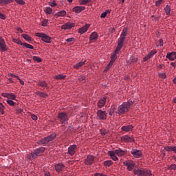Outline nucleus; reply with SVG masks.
<instances>
[{"instance_id":"nucleus-1","label":"nucleus","mask_w":176,"mask_h":176,"mask_svg":"<svg viewBox=\"0 0 176 176\" xmlns=\"http://www.w3.org/2000/svg\"><path fill=\"white\" fill-rule=\"evenodd\" d=\"M43 152H45V147L36 148L30 154L28 155L26 158L28 162H32L34 159H36V157H39V156H41Z\"/></svg>"},{"instance_id":"nucleus-2","label":"nucleus","mask_w":176,"mask_h":176,"mask_svg":"<svg viewBox=\"0 0 176 176\" xmlns=\"http://www.w3.org/2000/svg\"><path fill=\"white\" fill-rule=\"evenodd\" d=\"M133 105L132 102H124L122 104L120 105L117 109V113L118 115H124L126 112H129V109Z\"/></svg>"},{"instance_id":"nucleus-3","label":"nucleus","mask_w":176,"mask_h":176,"mask_svg":"<svg viewBox=\"0 0 176 176\" xmlns=\"http://www.w3.org/2000/svg\"><path fill=\"white\" fill-rule=\"evenodd\" d=\"M54 138H56V133H52L50 135H48L47 138H44L38 140V144H39V145H46V144L52 142Z\"/></svg>"},{"instance_id":"nucleus-4","label":"nucleus","mask_w":176,"mask_h":176,"mask_svg":"<svg viewBox=\"0 0 176 176\" xmlns=\"http://www.w3.org/2000/svg\"><path fill=\"white\" fill-rule=\"evenodd\" d=\"M36 36L41 38V41H43V42H45V43H52V37L45 33H36Z\"/></svg>"},{"instance_id":"nucleus-5","label":"nucleus","mask_w":176,"mask_h":176,"mask_svg":"<svg viewBox=\"0 0 176 176\" xmlns=\"http://www.w3.org/2000/svg\"><path fill=\"white\" fill-rule=\"evenodd\" d=\"M58 118L62 124H67V123H68V116L65 113H59Z\"/></svg>"},{"instance_id":"nucleus-6","label":"nucleus","mask_w":176,"mask_h":176,"mask_svg":"<svg viewBox=\"0 0 176 176\" xmlns=\"http://www.w3.org/2000/svg\"><path fill=\"white\" fill-rule=\"evenodd\" d=\"M96 115L100 120H106L107 113L105 111L100 109L97 111Z\"/></svg>"},{"instance_id":"nucleus-7","label":"nucleus","mask_w":176,"mask_h":176,"mask_svg":"<svg viewBox=\"0 0 176 176\" xmlns=\"http://www.w3.org/2000/svg\"><path fill=\"white\" fill-rule=\"evenodd\" d=\"M0 52H6V50H8V47L5 43V40H3L2 37H0Z\"/></svg>"},{"instance_id":"nucleus-8","label":"nucleus","mask_w":176,"mask_h":176,"mask_svg":"<svg viewBox=\"0 0 176 176\" xmlns=\"http://www.w3.org/2000/svg\"><path fill=\"white\" fill-rule=\"evenodd\" d=\"M94 163V156L88 155L87 159H85V164L90 166Z\"/></svg>"},{"instance_id":"nucleus-9","label":"nucleus","mask_w":176,"mask_h":176,"mask_svg":"<svg viewBox=\"0 0 176 176\" xmlns=\"http://www.w3.org/2000/svg\"><path fill=\"white\" fill-rule=\"evenodd\" d=\"M131 154L134 157H141L142 156V151L140 150L133 149L131 151Z\"/></svg>"},{"instance_id":"nucleus-10","label":"nucleus","mask_w":176,"mask_h":176,"mask_svg":"<svg viewBox=\"0 0 176 176\" xmlns=\"http://www.w3.org/2000/svg\"><path fill=\"white\" fill-rule=\"evenodd\" d=\"M166 57L170 61H174L176 59V52H168Z\"/></svg>"},{"instance_id":"nucleus-11","label":"nucleus","mask_w":176,"mask_h":176,"mask_svg":"<svg viewBox=\"0 0 176 176\" xmlns=\"http://www.w3.org/2000/svg\"><path fill=\"white\" fill-rule=\"evenodd\" d=\"M124 39L123 37H120L118 38V45L116 49L118 50H122V47H123V43L124 42Z\"/></svg>"},{"instance_id":"nucleus-12","label":"nucleus","mask_w":176,"mask_h":176,"mask_svg":"<svg viewBox=\"0 0 176 176\" xmlns=\"http://www.w3.org/2000/svg\"><path fill=\"white\" fill-rule=\"evenodd\" d=\"M64 168H65V166L63 164L59 163L55 165V170L56 173H61Z\"/></svg>"},{"instance_id":"nucleus-13","label":"nucleus","mask_w":176,"mask_h":176,"mask_svg":"<svg viewBox=\"0 0 176 176\" xmlns=\"http://www.w3.org/2000/svg\"><path fill=\"white\" fill-rule=\"evenodd\" d=\"M124 166L127 167V169L129 171H131L134 168V166H135V164L133 162H128L124 163Z\"/></svg>"},{"instance_id":"nucleus-14","label":"nucleus","mask_w":176,"mask_h":176,"mask_svg":"<svg viewBox=\"0 0 176 176\" xmlns=\"http://www.w3.org/2000/svg\"><path fill=\"white\" fill-rule=\"evenodd\" d=\"M121 140L123 141V142H133L134 139L128 135H124L121 138Z\"/></svg>"},{"instance_id":"nucleus-15","label":"nucleus","mask_w":176,"mask_h":176,"mask_svg":"<svg viewBox=\"0 0 176 176\" xmlns=\"http://www.w3.org/2000/svg\"><path fill=\"white\" fill-rule=\"evenodd\" d=\"M75 27V23H66L65 25L61 26L62 30H69Z\"/></svg>"},{"instance_id":"nucleus-16","label":"nucleus","mask_w":176,"mask_h":176,"mask_svg":"<svg viewBox=\"0 0 176 176\" xmlns=\"http://www.w3.org/2000/svg\"><path fill=\"white\" fill-rule=\"evenodd\" d=\"M105 102H107V97H104L99 100L98 102V108H102L105 106Z\"/></svg>"},{"instance_id":"nucleus-17","label":"nucleus","mask_w":176,"mask_h":176,"mask_svg":"<svg viewBox=\"0 0 176 176\" xmlns=\"http://www.w3.org/2000/svg\"><path fill=\"white\" fill-rule=\"evenodd\" d=\"M133 129H134V126L133 125H126L121 127L122 131H126V133L133 131Z\"/></svg>"},{"instance_id":"nucleus-18","label":"nucleus","mask_w":176,"mask_h":176,"mask_svg":"<svg viewBox=\"0 0 176 176\" xmlns=\"http://www.w3.org/2000/svg\"><path fill=\"white\" fill-rule=\"evenodd\" d=\"M65 16H67V12L65 10L59 11L54 14V17H56V19L58 17H64Z\"/></svg>"},{"instance_id":"nucleus-19","label":"nucleus","mask_w":176,"mask_h":176,"mask_svg":"<svg viewBox=\"0 0 176 176\" xmlns=\"http://www.w3.org/2000/svg\"><path fill=\"white\" fill-rule=\"evenodd\" d=\"M75 149H76V145H72L68 148V153L71 155V156H74L75 155Z\"/></svg>"},{"instance_id":"nucleus-20","label":"nucleus","mask_w":176,"mask_h":176,"mask_svg":"<svg viewBox=\"0 0 176 176\" xmlns=\"http://www.w3.org/2000/svg\"><path fill=\"white\" fill-rule=\"evenodd\" d=\"M85 8L84 6H76L73 8V12H75L76 13H80L81 12H83L85 10Z\"/></svg>"},{"instance_id":"nucleus-21","label":"nucleus","mask_w":176,"mask_h":176,"mask_svg":"<svg viewBox=\"0 0 176 176\" xmlns=\"http://www.w3.org/2000/svg\"><path fill=\"white\" fill-rule=\"evenodd\" d=\"M108 155L111 157L112 160H113L114 162H116V160H118V157H116V153H115V151H109Z\"/></svg>"},{"instance_id":"nucleus-22","label":"nucleus","mask_w":176,"mask_h":176,"mask_svg":"<svg viewBox=\"0 0 176 176\" xmlns=\"http://www.w3.org/2000/svg\"><path fill=\"white\" fill-rule=\"evenodd\" d=\"M119 52H120V50H118V48H116L115 51L113 52V54L111 56V60H116V58H118L117 54H119Z\"/></svg>"},{"instance_id":"nucleus-23","label":"nucleus","mask_w":176,"mask_h":176,"mask_svg":"<svg viewBox=\"0 0 176 176\" xmlns=\"http://www.w3.org/2000/svg\"><path fill=\"white\" fill-rule=\"evenodd\" d=\"M89 27H90V25L87 24L84 25L82 28L79 29L78 32L80 34H85V32H86L87 30H89Z\"/></svg>"},{"instance_id":"nucleus-24","label":"nucleus","mask_w":176,"mask_h":176,"mask_svg":"<svg viewBox=\"0 0 176 176\" xmlns=\"http://www.w3.org/2000/svg\"><path fill=\"white\" fill-rule=\"evenodd\" d=\"M98 38V34L96 32H92L89 36V41H96Z\"/></svg>"},{"instance_id":"nucleus-25","label":"nucleus","mask_w":176,"mask_h":176,"mask_svg":"<svg viewBox=\"0 0 176 176\" xmlns=\"http://www.w3.org/2000/svg\"><path fill=\"white\" fill-rule=\"evenodd\" d=\"M152 173L151 170H147V169H142V175L141 176H151Z\"/></svg>"},{"instance_id":"nucleus-26","label":"nucleus","mask_w":176,"mask_h":176,"mask_svg":"<svg viewBox=\"0 0 176 176\" xmlns=\"http://www.w3.org/2000/svg\"><path fill=\"white\" fill-rule=\"evenodd\" d=\"M36 94L38 97H41L42 98H47V94L39 91H36Z\"/></svg>"},{"instance_id":"nucleus-27","label":"nucleus","mask_w":176,"mask_h":176,"mask_svg":"<svg viewBox=\"0 0 176 176\" xmlns=\"http://www.w3.org/2000/svg\"><path fill=\"white\" fill-rule=\"evenodd\" d=\"M114 152L116 155H118V156H124V155H126V151L122 149L116 150Z\"/></svg>"},{"instance_id":"nucleus-28","label":"nucleus","mask_w":176,"mask_h":176,"mask_svg":"<svg viewBox=\"0 0 176 176\" xmlns=\"http://www.w3.org/2000/svg\"><path fill=\"white\" fill-rule=\"evenodd\" d=\"M86 63V60H81L80 62L78 63L76 65L74 66V68H76V69L80 68V67H83L85 64Z\"/></svg>"},{"instance_id":"nucleus-29","label":"nucleus","mask_w":176,"mask_h":176,"mask_svg":"<svg viewBox=\"0 0 176 176\" xmlns=\"http://www.w3.org/2000/svg\"><path fill=\"white\" fill-rule=\"evenodd\" d=\"M127 32H128L127 28H124L120 34V37L124 38V39H126V36H127Z\"/></svg>"},{"instance_id":"nucleus-30","label":"nucleus","mask_w":176,"mask_h":176,"mask_svg":"<svg viewBox=\"0 0 176 176\" xmlns=\"http://www.w3.org/2000/svg\"><path fill=\"white\" fill-rule=\"evenodd\" d=\"M37 86H40L41 87H47V83L43 80H40L37 82Z\"/></svg>"},{"instance_id":"nucleus-31","label":"nucleus","mask_w":176,"mask_h":176,"mask_svg":"<svg viewBox=\"0 0 176 176\" xmlns=\"http://www.w3.org/2000/svg\"><path fill=\"white\" fill-rule=\"evenodd\" d=\"M44 12L46 14H52L53 13V9L50 7H47L45 8Z\"/></svg>"},{"instance_id":"nucleus-32","label":"nucleus","mask_w":176,"mask_h":176,"mask_svg":"<svg viewBox=\"0 0 176 176\" xmlns=\"http://www.w3.org/2000/svg\"><path fill=\"white\" fill-rule=\"evenodd\" d=\"M165 13L167 16L170 15V13L171 12V8H170V6L167 5L164 8Z\"/></svg>"},{"instance_id":"nucleus-33","label":"nucleus","mask_w":176,"mask_h":176,"mask_svg":"<svg viewBox=\"0 0 176 176\" xmlns=\"http://www.w3.org/2000/svg\"><path fill=\"white\" fill-rule=\"evenodd\" d=\"M22 36L28 42H30L31 41H32V38L30 37V36H28V34H23Z\"/></svg>"},{"instance_id":"nucleus-34","label":"nucleus","mask_w":176,"mask_h":176,"mask_svg":"<svg viewBox=\"0 0 176 176\" xmlns=\"http://www.w3.org/2000/svg\"><path fill=\"white\" fill-rule=\"evenodd\" d=\"M113 162L111 160H107L104 162V166H106V167H111L112 166Z\"/></svg>"},{"instance_id":"nucleus-35","label":"nucleus","mask_w":176,"mask_h":176,"mask_svg":"<svg viewBox=\"0 0 176 176\" xmlns=\"http://www.w3.org/2000/svg\"><path fill=\"white\" fill-rule=\"evenodd\" d=\"M0 112L1 115H5V106L2 103H0Z\"/></svg>"},{"instance_id":"nucleus-36","label":"nucleus","mask_w":176,"mask_h":176,"mask_svg":"<svg viewBox=\"0 0 176 176\" xmlns=\"http://www.w3.org/2000/svg\"><path fill=\"white\" fill-rule=\"evenodd\" d=\"M22 46H25V47H26L27 49H32V50L34 49V46L27 43H23V44H22Z\"/></svg>"},{"instance_id":"nucleus-37","label":"nucleus","mask_w":176,"mask_h":176,"mask_svg":"<svg viewBox=\"0 0 176 176\" xmlns=\"http://www.w3.org/2000/svg\"><path fill=\"white\" fill-rule=\"evenodd\" d=\"M91 0H80V5H87V3H90Z\"/></svg>"},{"instance_id":"nucleus-38","label":"nucleus","mask_w":176,"mask_h":176,"mask_svg":"<svg viewBox=\"0 0 176 176\" xmlns=\"http://www.w3.org/2000/svg\"><path fill=\"white\" fill-rule=\"evenodd\" d=\"M156 53H157V51L156 50H153L149 54L148 56L150 57V58H152V57H153L155 56V54H156Z\"/></svg>"},{"instance_id":"nucleus-39","label":"nucleus","mask_w":176,"mask_h":176,"mask_svg":"<svg viewBox=\"0 0 176 176\" xmlns=\"http://www.w3.org/2000/svg\"><path fill=\"white\" fill-rule=\"evenodd\" d=\"M67 76L63 74H58L55 76L56 79H65Z\"/></svg>"},{"instance_id":"nucleus-40","label":"nucleus","mask_w":176,"mask_h":176,"mask_svg":"<svg viewBox=\"0 0 176 176\" xmlns=\"http://www.w3.org/2000/svg\"><path fill=\"white\" fill-rule=\"evenodd\" d=\"M142 170L141 169H137V170H134V174L135 175H142Z\"/></svg>"},{"instance_id":"nucleus-41","label":"nucleus","mask_w":176,"mask_h":176,"mask_svg":"<svg viewBox=\"0 0 176 176\" xmlns=\"http://www.w3.org/2000/svg\"><path fill=\"white\" fill-rule=\"evenodd\" d=\"M13 42H14V43H17V45H21V46H23V44L24 43H22L21 40L17 38H14Z\"/></svg>"},{"instance_id":"nucleus-42","label":"nucleus","mask_w":176,"mask_h":176,"mask_svg":"<svg viewBox=\"0 0 176 176\" xmlns=\"http://www.w3.org/2000/svg\"><path fill=\"white\" fill-rule=\"evenodd\" d=\"M34 61H36L37 63H41L42 61V58L38 56H33Z\"/></svg>"},{"instance_id":"nucleus-43","label":"nucleus","mask_w":176,"mask_h":176,"mask_svg":"<svg viewBox=\"0 0 176 176\" xmlns=\"http://www.w3.org/2000/svg\"><path fill=\"white\" fill-rule=\"evenodd\" d=\"M16 95L14 94H8V98H10L11 100H16Z\"/></svg>"},{"instance_id":"nucleus-44","label":"nucleus","mask_w":176,"mask_h":176,"mask_svg":"<svg viewBox=\"0 0 176 176\" xmlns=\"http://www.w3.org/2000/svg\"><path fill=\"white\" fill-rule=\"evenodd\" d=\"M164 0H158L155 1V6L159 7L163 3Z\"/></svg>"},{"instance_id":"nucleus-45","label":"nucleus","mask_w":176,"mask_h":176,"mask_svg":"<svg viewBox=\"0 0 176 176\" xmlns=\"http://www.w3.org/2000/svg\"><path fill=\"white\" fill-rule=\"evenodd\" d=\"M49 22V20L47 19H44L43 21H42V23H41V25L43 27H46L47 25V23Z\"/></svg>"},{"instance_id":"nucleus-46","label":"nucleus","mask_w":176,"mask_h":176,"mask_svg":"<svg viewBox=\"0 0 176 176\" xmlns=\"http://www.w3.org/2000/svg\"><path fill=\"white\" fill-rule=\"evenodd\" d=\"M168 170H176V165L173 164L168 167Z\"/></svg>"},{"instance_id":"nucleus-47","label":"nucleus","mask_w":176,"mask_h":176,"mask_svg":"<svg viewBox=\"0 0 176 176\" xmlns=\"http://www.w3.org/2000/svg\"><path fill=\"white\" fill-rule=\"evenodd\" d=\"M7 104H8V105H10L11 107L14 106V102L12 100H7Z\"/></svg>"},{"instance_id":"nucleus-48","label":"nucleus","mask_w":176,"mask_h":176,"mask_svg":"<svg viewBox=\"0 0 176 176\" xmlns=\"http://www.w3.org/2000/svg\"><path fill=\"white\" fill-rule=\"evenodd\" d=\"M15 2L19 3V5H25V2L23 0H15Z\"/></svg>"},{"instance_id":"nucleus-49","label":"nucleus","mask_w":176,"mask_h":176,"mask_svg":"<svg viewBox=\"0 0 176 176\" xmlns=\"http://www.w3.org/2000/svg\"><path fill=\"white\" fill-rule=\"evenodd\" d=\"M23 112H24V110L23 109H21V108H19V109H16V113L18 115H20V113L21 114L23 113Z\"/></svg>"},{"instance_id":"nucleus-50","label":"nucleus","mask_w":176,"mask_h":176,"mask_svg":"<svg viewBox=\"0 0 176 176\" xmlns=\"http://www.w3.org/2000/svg\"><path fill=\"white\" fill-rule=\"evenodd\" d=\"M165 151H167V152H171V151H173V146L165 147Z\"/></svg>"},{"instance_id":"nucleus-51","label":"nucleus","mask_w":176,"mask_h":176,"mask_svg":"<svg viewBox=\"0 0 176 176\" xmlns=\"http://www.w3.org/2000/svg\"><path fill=\"white\" fill-rule=\"evenodd\" d=\"M50 6H51L52 8H54V6H57V3H56V2L53 1V2H50L49 3Z\"/></svg>"},{"instance_id":"nucleus-52","label":"nucleus","mask_w":176,"mask_h":176,"mask_svg":"<svg viewBox=\"0 0 176 176\" xmlns=\"http://www.w3.org/2000/svg\"><path fill=\"white\" fill-rule=\"evenodd\" d=\"M74 41H75V38L74 37L72 38H69L66 40V42H68L69 43L71 42H74Z\"/></svg>"},{"instance_id":"nucleus-53","label":"nucleus","mask_w":176,"mask_h":176,"mask_svg":"<svg viewBox=\"0 0 176 176\" xmlns=\"http://www.w3.org/2000/svg\"><path fill=\"white\" fill-rule=\"evenodd\" d=\"M9 76H12V78H16V79H20V78H19V76H16V75H14V74H13L12 73L8 74V77Z\"/></svg>"},{"instance_id":"nucleus-54","label":"nucleus","mask_w":176,"mask_h":176,"mask_svg":"<svg viewBox=\"0 0 176 176\" xmlns=\"http://www.w3.org/2000/svg\"><path fill=\"white\" fill-rule=\"evenodd\" d=\"M112 66L109 65H107V67H105L104 69V72H107V71H109L110 68Z\"/></svg>"},{"instance_id":"nucleus-55","label":"nucleus","mask_w":176,"mask_h":176,"mask_svg":"<svg viewBox=\"0 0 176 176\" xmlns=\"http://www.w3.org/2000/svg\"><path fill=\"white\" fill-rule=\"evenodd\" d=\"M107 14H108V13H107V12H103V13L101 14L100 17H101L102 19H105V17H107Z\"/></svg>"},{"instance_id":"nucleus-56","label":"nucleus","mask_w":176,"mask_h":176,"mask_svg":"<svg viewBox=\"0 0 176 176\" xmlns=\"http://www.w3.org/2000/svg\"><path fill=\"white\" fill-rule=\"evenodd\" d=\"M85 79H86V77L82 76L81 77L78 78V80L80 82H83V80H85Z\"/></svg>"},{"instance_id":"nucleus-57","label":"nucleus","mask_w":176,"mask_h":176,"mask_svg":"<svg viewBox=\"0 0 176 176\" xmlns=\"http://www.w3.org/2000/svg\"><path fill=\"white\" fill-rule=\"evenodd\" d=\"M149 58H151V57L148 56V54L145 56L144 58H143V61L145 62V61H148V60H149Z\"/></svg>"},{"instance_id":"nucleus-58","label":"nucleus","mask_w":176,"mask_h":176,"mask_svg":"<svg viewBox=\"0 0 176 176\" xmlns=\"http://www.w3.org/2000/svg\"><path fill=\"white\" fill-rule=\"evenodd\" d=\"M138 61V58L135 57H133L131 59V63H137Z\"/></svg>"},{"instance_id":"nucleus-59","label":"nucleus","mask_w":176,"mask_h":176,"mask_svg":"<svg viewBox=\"0 0 176 176\" xmlns=\"http://www.w3.org/2000/svg\"><path fill=\"white\" fill-rule=\"evenodd\" d=\"M32 119L33 120H38V116H35L34 114L32 115Z\"/></svg>"},{"instance_id":"nucleus-60","label":"nucleus","mask_w":176,"mask_h":176,"mask_svg":"<svg viewBox=\"0 0 176 176\" xmlns=\"http://www.w3.org/2000/svg\"><path fill=\"white\" fill-rule=\"evenodd\" d=\"M0 19L1 20H5V19H6V16H5V15H3V14L0 12Z\"/></svg>"},{"instance_id":"nucleus-61","label":"nucleus","mask_w":176,"mask_h":176,"mask_svg":"<svg viewBox=\"0 0 176 176\" xmlns=\"http://www.w3.org/2000/svg\"><path fill=\"white\" fill-rule=\"evenodd\" d=\"M7 79H8L10 83H14V81L12 80V78L10 76H8Z\"/></svg>"},{"instance_id":"nucleus-62","label":"nucleus","mask_w":176,"mask_h":176,"mask_svg":"<svg viewBox=\"0 0 176 176\" xmlns=\"http://www.w3.org/2000/svg\"><path fill=\"white\" fill-rule=\"evenodd\" d=\"M115 60H113V59H111V60H110V62L109 63V65H110L111 67H112V65H113V63H115Z\"/></svg>"},{"instance_id":"nucleus-63","label":"nucleus","mask_w":176,"mask_h":176,"mask_svg":"<svg viewBox=\"0 0 176 176\" xmlns=\"http://www.w3.org/2000/svg\"><path fill=\"white\" fill-rule=\"evenodd\" d=\"M6 5H9V3H12L13 2V0H5Z\"/></svg>"},{"instance_id":"nucleus-64","label":"nucleus","mask_w":176,"mask_h":176,"mask_svg":"<svg viewBox=\"0 0 176 176\" xmlns=\"http://www.w3.org/2000/svg\"><path fill=\"white\" fill-rule=\"evenodd\" d=\"M159 43H159L160 46H163V39H162V38L160 39L159 40Z\"/></svg>"}]
</instances>
